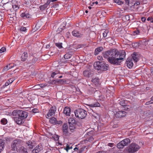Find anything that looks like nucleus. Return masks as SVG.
I'll return each instance as SVG.
<instances>
[{
	"mask_svg": "<svg viewBox=\"0 0 153 153\" xmlns=\"http://www.w3.org/2000/svg\"><path fill=\"white\" fill-rule=\"evenodd\" d=\"M103 56L110 63L117 65H120L121 60L126 56V53L123 51L121 53L116 52L114 49H112L104 52Z\"/></svg>",
	"mask_w": 153,
	"mask_h": 153,
	"instance_id": "f257e3e1",
	"label": "nucleus"
},
{
	"mask_svg": "<svg viewBox=\"0 0 153 153\" xmlns=\"http://www.w3.org/2000/svg\"><path fill=\"white\" fill-rule=\"evenodd\" d=\"M23 141L19 139H17L13 140L11 143V149L13 151L16 150L18 147L22 145Z\"/></svg>",
	"mask_w": 153,
	"mask_h": 153,
	"instance_id": "f03ea898",
	"label": "nucleus"
},
{
	"mask_svg": "<svg viewBox=\"0 0 153 153\" xmlns=\"http://www.w3.org/2000/svg\"><path fill=\"white\" fill-rule=\"evenodd\" d=\"M75 116L79 118H85L87 115V112L83 109H78L75 111Z\"/></svg>",
	"mask_w": 153,
	"mask_h": 153,
	"instance_id": "7ed1b4c3",
	"label": "nucleus"
},
{
	"mask_svg": "<svg viewBox=\"0 0 153 153\" xmlns=\"http://www.w3.org/2000/svg\"><path fill=\"white\" fill-rule=\"evenodd\" d=\"M140 148L139 146L136 144L133 143L128 146L126 150L129 152H134L137 151Z\"/></svg>",
	"mask_w": 153,
	"mask_h": 153,
	"instance_id": "20e7f679",
	"label": "nucleus"
},
{
	"mask_svg": "<svg viewBox=\"0 0 153 153\" xmlns=\"http://www.w3.org/2000/svg\"><path fill=\"white\" fill-rule=\"evenodd\" d=\"M130 143V140L128 138L125 139L118 143L117 144V147L118 149H121L125 146H127Z\"/></svg>",
	"mask_w": 153,
	"mask_h": 153,
	"instance_id": "39448f33",
	"label": "nucleus"
},
{
	"mask_svg": "<svg viewBox=\"0 0 153 153\" xmlns=\"http://www.w3.org/2000/svg\"><path fill=\"white\" fill-rule=\"evenodd\" d=\"M56 111V107L55 106H52L46 116V118H48L54 115Z\"/></svg>",
	"mask_w": 153,
	"mask_h": 153,
	"instance_id": "423d86ee",
	"label": "nucleus"
},
{
	"mask_svg": "<svg viewBox=\"0 0 153 153\" xmlns=\"http://www.w3.org/2000/svg\"><path fill=\"white\" fill-rule=\"evenodd\" d=\"M126 112L123 111H119L116 112L115 115V116L118 118H122L124 117L126 115Z\"/></svg>",
	"mask_w": 153,
	"mask_h": 153,
	"instance_id": "0eeeda50",
	"label": "nucleus"
},
{
	"mask_svg": "<svg viewBox=\"0 0 153 153\" xmlns=\"http://www.w3.org/2000/svg\"><path fill=\"white\" fill-rule=\"evenodd\" d=\"M19 117H20L22 119H24L26 118L28 116V113L25 111L23 110H19Z\"/></svg>",
	"mask_w": 153,
	"mask_h": 153,
	"instance_id": "6e6552de",
	"label": "nucleus"
},
{
	"mask_svg": "<svg viewBox=\"0 0 153 153\" xmlns=\"http://www.w3.org/2000/svg\"><path fill=\"white\" fill-rule=\"evenodd\" d=\"M132 59L134 62H137L139 60L140 55L137 52H134L131 55Z\"/></svg>",
	"mask_w": 153,
	"mask_h": 153,
	"instance_id": "1a4fd4ad",
	"label": "nucleus"
},
{
	"mask_svg": "<svg viewBox=\"0 0 153 153\" xmlns=\"http://www.w3.org/2000/svg\"><path fill=\"white\" fill-rule=\"evenodd\" d=\"M126 63L127 67L129 68H131L133 65V63L131 57H128L127 58Z\"/></svg>",
	"mask_w": 153,
	"mask_h": 153,
	"instance_id": "9d476101",
	"label": "nucleus"
},
{
	"mask_svg": "<svg viewBox=\"0 0 153 153\" xmlns=\"http://www.w3.org/2000/svg\"><path fill=\"white\" fill-rule=\"evenodd\" d=\"M51 2V0H47L46 2L43 5L40 6L39 8L41 10H43L47 8Z\"/></svg>",
	"mask_w": 153,
	"mask_h": 153,
	"instance_id": "9b49d317",
	"label": "nucleus"
},
{
	"mask_svg": "<svg viewBox=\"0 0 153 153\" xmlns=\"http://www.w3.org/2000/svg\"><path fill=\"white\" fill-rule=\"evenodd\" d=\"M42 149V147L41 145H38L32 151V153H38Z\"/></svg>",
	"mask_w": 153,
	"mask_h": 153,
	"instance_id": "f8f14e48",
	"label": "nucleus"
},
{
	"mask_svg": "<svg viewBox=\"0 0 153 153\" xmlns=\"http://www.w3.org/2000/svg\"><path fill=\"white\" fill-rule=\"evenodd\" d=\"M72 35L75 37L77 38H80L82 37V34H81L80 33L76 30H74L72 32Z\"/></svg>",
	"mask_w": 153,
	"mask_h": 153,
	"instance_id": "ddd939ff",
	"label": "nucleus"
},
{
	"mask_svg": "<svg viewBox=\"0 0 153 153\" xmlns=\"http://www.w3.org/2000/svg\"><path fill=\"white\" fill-rule=\"evenodd\" d=\"M68 126L67 123H64L62 126V130L63 135H66L68 131Z\"/></svg>",
	"mask_w": 153,
	"mask_h": 153,
	"instance_id": "4468645a",
	"label": "nucleus"
},
{
	"mask_svg": "<svg viewBox=\"0 0 153 153\" xmlns=\"http://www.w3.org/2000/svg\"><path fill=\"white\" fill-rule=\"evenodd\" d=\"M83 76L86 77H90L92 76V74L90 70H85L83 72Z\"/></svg>",
	"mask_w": 153,
	"mask_h": 153,
	"instance_id": "2eb2a0df",
	"label": "nucleus"
},
{
	"mask_svg": "<svg viewBox=\"0 0 153 153\" xmlns=\"http://www.w3.org/2000/svg\"><path fill=\"white\" fill-rule=\"evenodd\" d=\"M20 117H18L14 119V120L16 122V123L19 124H21L24 123V119H22Z\"/></svg>",
	"mask_w": 153,
	"mask_h": 153,
	"instance_id": "dca6fc26",
	"label": "nucleus"
},
{
	"mask_svg": "<svg viewBox=\"0 0 153 153\" xmlns=\"http://www.w3.org/2000/svg\"><path fill=\"white\" fill-rule=\"evenodd\" d=\"M102 63V62H100L99 61L94 62V67L97 70H100Z\"/></svg>",
	"mask_w": 153,
	"mask_h": 153,
	"instance_id": "f3484780",
	"label": "nucleus"
},
{
	"mask_svg": "<svg viewBox=\"0 0 153 153\" xmlns=\"http://www.w3.org/2000/svg\"><path fill=\"white\" fill-rule=\"evenodd\" d=\"M71 109L69 107H65L64 108L63 113L66 116H70Z\"/></svg>",
	"mask_w": 153,
	"mask_h": 153,
	"instance_id": "a211bd4d",
	"label": "nucleus"
},
{
	"mask_svg": "<svg viewBox=\"0 0 153 153\" xmlns=\"http://www.w3.org/2000/svg\"><path fill=\"white\" fill-rule=\"evenodd\" d=\"M69 129L70 130L71 132H73L77 128V125L76 124L71 125L69 124Z\"/></svg>",
	"mask_w": 153,
	"mask_h": 153,
	"instance_id": "6ab92c4d",
	"label": "nucleus"
},
{
	"mask_svg": "<svg viewBox=\"0 0 153 153\" xmlns=\"http://www.w3.org/2000/svg\"><path fill=\"white\" fill-rule=\"evenodd\" d=\"M108 65L102 62L101 66V69L100 70L102 71L107 70H108Z\"/></svg>",
	"mask_w": 153,
	"mask_h": 153,
	"instance_id": "aec40b11",
	"label": "nucleus"
},
{
	"mask_svg": "<svg viewBox=\"0 0 153 153\" xmlns=\"http://www.w3.org/2000/svg\"><path fill=\"white\" fill-rule=\"evenodd\" d=\"M28 57V54L26 52H25L22 54L21 56V60L22 61H25Z\"/></svg>",
	"mask_w": 153,
	"mask_h": 153,
	"instance_id": "412c9836",
	"label": "nucleus"
},
{
	"mask_svg": "<svg viewBox=\"0 0 153 153\" xmlns=\"http://www.w3.org/2000/svg\"><path fill=\"white\" fill-rule=\"evenodd\" d=\"M21 16L24 18H29L31 17V16L27 12H25L22 13L21 14Z\"/></svg>",
	"mask_w": 153,
	"mask_h": 153,
	"instance_id": "4be33fe9",
	"label": "nucleus"
},
{
	"mask_svg": "<svg viewBox=\"0 0 153 153\" xmlns=\"http://www.w3.org/2000/svg\"><path fill=\"white\" fill-rule=\"evenodd\" d=\"M19 153H28L27 148L24 146H22L19 149Z\"/></svg>",
	"mask_w": 153,
	"mask_h": 153,
	"instance_id": "5701e85b",
	"label": "nucleus"
},
{
	"mask_svg": "<svg viewBox=\"0 0 153 153\" xmlns=\"http://www.w3.org/2000/svg\"><path fill=\"white\" fill-rule=\"evenodd\" d=\"M4 140L2 139H0V152H1L4 149Z\"/></svg>",
	"mask_w": 153,
	"mask_h": 153,
	"instance_id": "b1692460",
	"label": "nucleus"
},
{
	"mask_svg": "<svg viewBox=\"0 0 153 153\" xmlns=\"http://www.w3.org/2000/svg\"><path fill=\"white\" fill-rule=\"evenodd\" d=\"M26 144L28 146V148L30 149H32L34 146V143L32 142L31 141H29L26 142Z\"/></svg>",
	"mask_w": 153,
	"mask_h": 153,
	"instance_id": "393cba45",
	"label": "nucleus"
},
{
	"mask_svg": "<svg viewBox=\"0 0 153 153\" xmlns=\"http://www.w3.org/2000/svg\"><path fill=\"white\" fill-rule=\"evenodd\" d=\"M103 49V48L102 47H100L96 48L94 52V54L95 55H98L99 53Z\"/></svg>",
	"mask_w": 153,
	"mask_h": 153,
	"instance_id": "a878e982",
	"label": "nucleus"
},
{
	"mask_svg": "<svg viewBox=\"0 0 153 153\" xmlns=\"http://www.w3.org/2000/svg\"><path fill=\"white\" fill-rule=\"evenodd\" d=\"M4 6L7 10H11L12 8L13 5L11 3H7L5 4Z\"/></svg>",
	"mask_w": 153,
	"mask_h": 153,
	"instance_id": "bb28decb",
	"label": "nucleus"
},
{
	"mask_svg": "<svg viewBox=\"0 0 153 153\" xmlns=\"http://www.w3.org/2000/svg\"><path fill=\"white\" fill-rule=\"evenodd\" d=\"M68 123L69 124H76V121L74 118H70L68 120Z\"/></svg>",
	"mask_w": 153,
	"mask_h": 153,
	"instance_id": "cd10ccee",
	"label": "nucleus"
},
{
	"mask_svg": "<svg viewBox=\"0 0 153 153\" xmlns=\"http://www.w3.org/2000/svg\"><path fill=\"white\" fill-rule=\"evenodd\" d=\"M100 104L98 102H96L93 103L89 105V106L91 107H100Z\"/></svg>",
	"mask_w": 153,
	"mask_h": 153,
	"instance_id": "c85d7f7f",
	"label": "nucleus"
},
{
	"mask_svg": "<svg viewBox=\"0 0 153 153\" xmlns=\"http://www.w3.org/2000/svg\"><path fill=\"white\" fill-rule=\"evenodd\" d=\"M68 148H66V147L60 148L59 149V151L60 153H67L68 152L67 149Z\"/></svg>",
	"mask_w": 153,
	"mask_h": 153,
	"instance_id": "c756f323",
	"label": "nucleus"
},
{
	"mask_svg": "<svg viewBox=\"0 0 153 153\" xmlns=\"http://www.w3.org/2000/svg\"><path fill=\"white\" fill-rule=\"evenodd\" d=\"M49 122L51 123L56 125V123L57 122V120L55 117H53L50 119Z\"/></svg>",
	"mask_w": 153,
	"mask_h": 153,
	"instance_id": "7c9ffc66",
	"label": "nucleus"
},
{
	"mask_svg": "<svg viewBox=\"0 0 153 153\" xmlns=\"http://www.w3.org/2000/svg\"><path fill=\"white\" fill-rule=\"evenodd\" d=\"M66 25V22H64L62 23L61 25L58 28V29L59 30H62L63 29H64V28Z\"/></svg>",
	"mask_w": 153,
	"mask_h": 153,
	"instance_id": "2f4dec72",
	"label": "nucleus"
},
{
	"mask_svg": "<svg viewBox=\"0 0 153 153\" xmlns=\"http://www.w3.org/2000/svg\"><path fill=\"white\" fill-rule=\"evenodd\" d=\"M19 110H14L12 113V114L13 116H16V117H19Z\"/></svg>",
	"mask_w": 153,
	"mask_h": 153,
	"instance_id": "473e14b6",
	"label": "nucleus"
},
{
	"mask_svg": "<svg viewBox=\"0 0 153 153\" xmlns=\"http://www.w3.org/2000/svg\"><path fill=\"white\" fill-rule=\"evenodd\" d=\"M72 55L71 54L67 53L65 54L64 56V58L65 59H68L70 58Z\"/></svg>",
	"mask_w": 153,
	"mask_h": 153,
	"instance_id": "72a5a7b5",
	"label": "nucleus"
},
{
	"mask_svg": "<svg viewBox=\"0 0 153 153\" xmlns=\"http://www.w3.org/2000/svg\"><path fill=\"white\" fill-rule=\"evenodd\" d=\"M59 74V72L58 71H55V72H52L51 74V76L53 78L55 76H57V75Z\"/></svg>",
	"mask_w": 153,
	"mask_h": 153,
	"instance_id": "f704fd0d",
	"label": "nucleus"
},
{
	"mask_svg": "<svg viewBox=\"0 0 153 153\" xmlns=\"http://www.w3.org/2000/svg\"><path fill=\"white\" fill-rule=\"evenodd\" d=\"M91 81L92 82L94 83L97 84L99 82V79L97 78H92Z\"/></svg>",
	"mask_w": 153,
	"mask_h": 153,
	"instance_id": "c9c22d12",
	"label": "nucleus"
},
{
	"mask_svg": "<svg viewBox=\"0 0 153 153\" xmlns=\"http://www.w3.org/2000/svg\"><path fill=\"white\" fill-rule=\"evenodd\" d=\"M1 124L5 125L7 123V121L6 119L4 118L1 120Z\"/></svg>",
	"mask_w": 153,
	"mask_h": 153,
	"instance_id": "e433bc0d",
	"label": "nucleus"
},
{
	"mask_svg": "<svg viewBox=\"0 0 153 153\" xmlns=\"http://www.w3.org/2000/svg\"><path fill=\"white\" fill-rule=\"evenodd\" d=\"M114 1L115 3L118 4L119 5H121L124 3L123 1L120 0H114Z\"/></svg>",
	"mask_w": 153,
	"mask_h": 153,
	"instance_id": "4c0bfd02",
	"label": "nucleus"
},
{
	"mask_svg": "<svg viewBox=\"0 0 153 153\" xmlns=\"http://www.w3.org/2000/svg\"><path fill=\"white\" fill-rule=\"evenodd\" d=\"M108 33V30H104V32L102 34L104 37H105L107 36V34Z\"/></svg>",
	"mask_w": 153,
	"mask_h": 153,
	"instance_id": "58836bf2",
	"label": "nucleus"
},
{
	"mask_svg": "<svg viewBox=\"0 0 153 153\" xmlns=\"http://www.w3.org/2000/svg\"><path fill=\"white\" fill-rule=\"evenodd\" d=\"M62 43H55V45L59 48L60 49L62 47Z\"/></svg>",
	"mask_w": 153,
	"mask_h": 153,
	"instance_id": "ea45409f",
	"label": "nucleus"
},
{
	"mask_svg": "<svg viewBox=\"0 0 153 153\" xmlns=\"http://www.w3.org/2000/svg\"><path fill=\"white\" fill-rule=\"evenodd\" d=\"M32 57L33 58L32 61H30L28 62L29 63L31 64V65H32L35 62L36 59V58H34L33 57Z\"/></svg>",
	"mask_w": 153,
	"mask_h": 153,
	"instance_id": "a19ab883",
	"label": "nucleus"
},
{
	"mask_svg": "<svg viewBox=\"0 0 153 153\" xmlns=\"http://www.w3.org/2000/svg\"><path fill=\"white\" fill-rule=\"evenodd\" d=\"M119 103L121 105L124 106L125 105V101L124 100H122L120 101L119 102Z\"/></svg>",
	"mask_w": 153,
	"mask_h": 153,
	"instance_id": "79ce46f5",
	"label": "nucleus"
},
{
	"mask_svg": "<svg viewBox=\"0 0 153 153\" xmlns=\"http://www.w3.org/2000/svg\"><path fill=\"white\" fill-rule=\"evenodd\" d=\"M85 147V146H83L82 148H80V149H79V151H78L77 153H81L84 150Z\"/></svg>",
	"mask_w": 153,
	"mask_h": 153,
	"instance_id": "37998d69",
	"label": "nucleus"
},
{
	"mask_svg": "<svg viewBox=\"0 0 153 153\" xmlns=\"http://www.w3.org/2000/svg\"><path fill=\"white\" fill-rule=\"evenodd\" d=\"M58 82H59V84H64V83L66 82V81L62 79H59Z\"/></svg>",
	"mask_w": 153,
	"mask_h": 153,
	"instance_id": "c03bdc74",
	"label": "nucleus"
},
{
	"mask_svg": "<svg viewBox=\"0 0 153 153\" xmlns=\"http://www.w3.org/2000/svg\"><path fill=\"white\" fill-rule=\"evenodd\" d=\"M10 65L11 64H9V65H7L6 66L4 67L3 69V71H6L10 69Z\"/></svg>",
	"mask_w": 153,
	"mask_h": 153,
	"instance_id": "a18cd8bd",
	"label": "nucleus"
},
{
	"mask_svg": "<svg viewBox=\"0 0 153 153\" xmlns=\"http://www.w3.org/2000/svg\"><path fill=\"white\" fill-rule=\"evenodd\" d=\"M123 107L124 108V110H128L130 108V107L129 105H125Z\"/></svg>",
	"mask_w": 153,
	"mask_h": 153,
	"instance_id": "49530a36",
	"label": "nucleus"
},
{
	"mask_svg": "<svg viewBox=\"0 0 153 153\" xmlns=\"http://www.w3.org/2000/svg\"><path fill=\"white\" fill-rule=\"evenodd\" d=\"M15 80L14 78H11L9 79L7 81L10 84L11 83Z\"/></svg>",
	"mask_w": 153,
	"mask_h": 153,
	"instance_id": "de8ad7c7",
	"label": "nucleus"
},
{
	"mask_svg": "<svg viewBox=\"0 0 153 153\" xmlns=\"http://www.w3.org/2000/svg\"><path fill=\"white\" fill-rule=\"evenodd\" d=\"M20 30L21 31L25 32L26 31L27 29L25 27H22L20 28Z\"/></svg>",
	"mask_w": 153,
	"mask_h": 153,
	"instance_id": "09e8293b",
	"label": "nucleus"
},
{
	"mask_svg": "<svg viewBox=\"0 0 153 153\" xmlns=\"http://www.w3.org/2000/svg\"><path fill=\"white\" fill-rule=\"evenodd\" d=\"M68 60H66V59H65L62 58V59H61V61L62 62L66 63H67L68 62Z\"/></svg>",
	"mask_w": 153,
	"mask_h": 153,
	"instance_id": "8fccbe9b",
	"label": "nucleus"
},
{
	"mask_svg": "<svg viewBox=\"0 0 153 153\" xmlns=\"http://www.w3.org/2000/svg\"><path fill=\"white\" fill-rule=\"evenodd\" d=\"M148 21H150V22L153 23V17H149L147 19Z\"/></svg>",
	"mask_w": 153,
	"mask_h": 153,
	"instance_id": "3c124183",
	"label": "nucleus"
},
{
	"mask_svg": "<svg viewBox=\"0 0 153 153\" xmlns=\"http://www.w3.org/2000/svg\"><path fill=\"white\" fill-rule=\"evenodd\" d=\"M32 111L33 113H36L38 112L39 110L38 109L35 108L33 109L32 110Z\"/></svg>",
	"mask_w": 153,
	"mask_h": 153,
	"instance_id": "603ef678",
	"label": "nucleus"
},
{
	"mask_svg": "<svg viewBox=\"0 0 153 153\" xmlns=\"http://www.w3.org/2000/svg\"><path fill=\"white\" fill-rule=\"evenodd\" d=\"M12 8L14 9L15 10H17L19 8V7L17 5H13Z\"/></svg>",
	"mask_w": 153,
	"mask_h": 153,
	"instance_id": "864d4df0",
	"label": "nucleus"
},
{
	"mask_svg": "<svg viewBox=\"0 0 153 153\" xmlns=\"http://www.w3.org/2000/svg\"><path fill=\"white\" fill-rule=\"evenodd\" d=\"M1 53L4 52L6 50V48L5 47H2L1 49H0Z\"/></svg>",
	"mask_w": 153,
	"mask_h": 153,
	"instance_id": "5fc2aeb1",
	"label": "nucleus"
},
{
	"mask_svg": "<svg viewBox=\"0 0 153 153\" xmlns=\"http://www.w3.org/2000/svg\"><path fill=\"white\" fill-rule=\"evenodd\" d=\"M66 148H68L67 149V151H68V152L69 150L72 149V146L70 147L68 144L67 145Z\"/></svg>",
	"mask_w": 153,
	"mask_h": 153,
	"instance_id": "6e6d98bb",
	"label": "nucleus"
},
{
	"mask_svg": "<svg viewBox=\"0 0 153 153\" xmlns=\"http://www.w3.org/2000/svg\"><path fill=\"white\" fill-rule=\"evenodd\" d=\"M55 81H54V80H50L48 81V82L49 84H55Z\"/></svg>",
	"mask_w": 153,
	"mask_h": 153,
	"instance_id": "4d7b16f0",
	"label": "nucleus"
},
{
	"mask_svg": "<svg viewBox=\"0 0 153 153\" xmlns=\"http://www.w3.org/2000/svg\"><path fill=\"white\" fill-rule=\"evenodd\" d=\"M62 123V122L61 120H59L58 121L57 120V122L56 123V124L61 125Z\"/></svg>",
	"mask_w": 153,
	"mask_h": 153,
	"instance_id": "13d9d810",
	"label": "nucleus"
},
{
	"mask_svg": "<svg viewBox=\"0 0 153 153\" xmlns=\"http://www.w3.org/2000/svg\"><path fill=\"white\" fill-rule=\"evenodd\" d=\"M140 4V2L139 1H137L134 4V6H137L139 5Z\"/></svg>",
	"mask_w": 153,
	"mask_h": 153,
	"instance_id": "bf43d9fd",
	"label": "nucleus"
},
{
	"mask_svg": "<svg viewBox=\"0 0 153 153\" xmlns=\"http://www.w3.org/2000/svg\"><path fill=\"white\" fill-rule=\"evenodd\" d=\"M94 139L93 137H90L88 139V141L89 142H91Z\"/></svg>",
	"mask_w": 153,
	"mask_h": 153,
	"instance_id": "052dcab7",
	"label": "nucleus"
},
{
	"mask_svg": "<svg viewBox=\"0 0 153 153\" xmlns=\"http://www.w3.org/2000/svg\"><path fill=\"white\" fill-rule=\"evenodd\" d=\"M153 103V102H152L151 101V100L150 101H149V102H146V103L145 104L146 105H149L150 104H151V103Z\"/></svg>",
	"mask_w": 153,
	"mask_h": 153,
	"instance_id": "680f3d73",
	"label": "nucleus"
},
{
	"mask_svg": "<svg viewBox=\"0 0 153 153\" xmlns=\"http://www.w3.org/2000/svg\"><path fill=\"white\" fill-rule=\"evenodd\" d=\"M114 144L113 143H108V146H109L110 147H112L114 146Z\"/></svg>",
	"mask_w": 153,
	"mask_h": 153,
	"instance_id": "e2e57ef3",
	"label": "nucleus"
},
{
	"mask_svg": "<svg viewBox=\"0 0 153 153\" xmlns=\"http://www.w3.org/2000/svg\"><path fill=\"white\" fill-rule=\"evenodd\" d=\"M125 3L127 5H128L129 4V0H125Z\"/></svg>",
	"mask_w": 153,
	"mask_h": 153,
	"instance_id": "0e129e2a",
	"label": "nucleus"
},
{
	"mask_svg": "<svg viewBox=\"0 0 153 153\" xmlns=\"http://www.w3.org/2000/svg\"><path fill=\"white\" fill-rule=\"evenodd\" d=\"M97 59L98 60H101L102 59V56H98L97 57Z\"/></svg>",
	"mask_w": 153,
	"mask_h": 153,
	"instance_id": "69168bd1",
	"label": "nucleus"
},
{
	"mask_svg": "<svg viewBox=\"0 0 153 153\" xmlns=\"http://www.w3.org/2000/svg\"><path fill=\"white\" fill-rule=\"evenodd\" d=\"M141 20L143 22H145L146 20L145 17H142L141 18Z\"/></svg>",
	"mask_w": 153,
	"mask_h": 153,
	"instance_id": "338daca9",
	"label": "nucleus"
},
{
	"mask_svg": "<svg viewBox=\"0 0 153 153\" xmlns=\"http://www.w3.org/2000/svg\"><path fill=\"white\" fill-rule=\"evenodd\" d=\"M134 33H136V34H138L139 33L140 31L138 30H137L136 31H135L134 32Z\"/></svg>",
	"mask_w": 153,
	"mask_h": 153,
	"instance_id": "774afa93",
	"label": "nucleus"
}]
</instances>
